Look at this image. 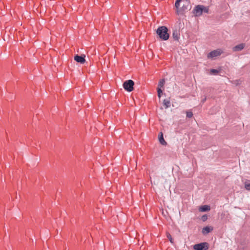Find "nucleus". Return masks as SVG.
<instances>
[{
	"instance_id": "obj_3",
	"label": "nucleus",
	"mask_w": 250,
	"mask_h": 250,
	"mask_svg": "<svg viewBox=\"0 0 250 250\" xmlns=\"http://www.w3.org/2000/svg\"><path fill=\"white\" fill-rule=\"evenodd\" d=\"M195 250H207L208 249V244L207 242L195 244L193 246Z\"/></svg>"
},
{
	"instance_id": "obj_4",
	"label": "nucleus",
	"mask_w": 250,
	"mask_h": 250,
	"mask_svg": "<svg viewBox=\"0 0 250 250\" xmlns=\"http://www.w3.org/2000/svg\"><path fill=\"white\" fill-rule=\"evenodd\" d=\"M203 9H202V5H198L196 6L193 10V13L196 17L201 16L203 14Z\"/></svg>"
},
{
	"instance_id": "obj_12",
	"label": "nucleus",
	"mask_w": 250,
	"mask_h": 250,
	"mask_svg": "<svg viewBox=\"0 0 250 250\" xmlns=\"http://www.w3.org/2000/svg\"><path fill=\"white\" fill-rule=\"evenodd\" d=\"M163 104L166 108H167L168 107H170V101L169 98L164 100Z\"/></svg>"
},
{
	"instance_id": "obj_20",
	"label": "nucleus",
	"mask_w": 250,
	"mask_h": 250,
	"mask_svg": "<svg viewBox=\"0 0 250 250\" xmlns=\"http://www.w3.org/2000/svg\"><path fill=\"white\" fill-rule=\"evenodd\" d=\"M208 219V216L207 215L205 214L203 215L201 217V219L203 222L206 221Z\"/></svg>"
},
{
	"instance_id": "obj_18",
	"label": "nucleus",
	"mask_w": 250,
	"mask_h": 250,
	"mask_svg": "<svg viewBox=\"0 0 250 250\" xmlns=\"http://www.w3.org/2000/svg\"><path fill=\"white\" fill-rule=\"evenodd\" d=\"M186 114L187 117L188 118H190L193 116V113L191 111H187Z\"/></svg>"
},
{
	"instance_id": "obj_22",
	"label": "nucleus",
	"mask_w": 250,
	"mask_h": 250,
	"mask_svg": "<svg viewBox=\"0 0 250 250\" xmlns=\"http://www.w3.org/2000/svg\"><path fill=\"white\" fill-rule=\"evenodd\" d=\"M207 100V98L205 97L202 100V102L204 103Z\"/></svg>"
},
{
	"instance_id": "obj_7",
	"label": "nucleus",
	"mask_w": 250,
	"mask_h": 250,
	"mask_svg": "<svg viewBox=\"0 0 250 250\" xmlns=\"http://www.w3.org/2000/svg\"><path fill=\"white\" fill-rule=\"evenodd\" d=\"M245 46V43H240V44L235 46L233 48V50L234 51H241L242 50H243Z\"/></svg>"
},
{
	"instance_id": "obj_6",
	"label": "nucleus",
	"mask_w": 250,
	"mask_h": 250,
	"mask_svg": "<svg viewBox=\"0 0 250 250\" xmlns=\"http://www.w3.org/2000/svg\"><path fill=\"white\" fill-rule=\"evenodd\" d=\"M85 57L84 55H82L81 56L76 55L74 56V59L77 62L83 64L85 62Z\"/></svg>"
},
{
	"instance_id": "obj_24",
	"label": "nucleus",
	"mask_w": 250,
	"mask_h": 250,
	"mask_svg": "<svg viewBox=\"0 0 250 250\" xmlns=\"http://www.w3.org/2000/svg\"><path fill=\"white\" fill-rule=\"evenodd\" d=\"M178 1H181L182 0H178Z\"/></svg>"
},
{
	"instance_id": "obj_15",
	"label": "nucleus",
	"mask_w": 250,
	"mask_h": 250,
	"mask_svg": "<svg viewBox=\"0 0 250 250\" xmlns=\"http://www.w3.org/2000/svg\"><path fill=\"white\" fill-rule=\"evenodd\" d=\"M245 188L248 190H250V181L247 180L245 182Z\"/></svg>"
},
{
	"instance_id": "obj_8",
	"label": "nucleus",
	"mask_w": 250,
	"mask_h": 250,
	"mask_svg": "<svg viewBox=\"0 0 250 250\" xmlns=\"http://www.w3.org/2000/svg\"><path fill=\"white\" fill-rule=\"evenodd\" d=\"M172 37L175 41H178L180 38V31L177 30H175L172 33Z\"/></svg>"
},
{
	"instance_id": "obj_16",
	"label": "nucleus",
	"mask_w": 250,
	"mask_h": 250,
	"mask_svg": "<svg viewBox=\"0 0 250 250\" xmlns=\"http://www.w3.org/2000/svg\"><path fill=\"white\" fill-rule=\"evenodd\" d=\"M202 9H203V13H208V12L209 9L208 7L202 5Z\"/></svg>"
},
{
	"instance_id": "obj_14",
	"label": "nucleus",
	"mask_w": 250,
	"mask_h": 250,
	"mask_svg": "<svg viewBox=\"0 0 250 250\" xmlns=\"http://www.w3.org/2000/svg\"><path fill=\"white\" fill-rule=\"evenodd\" d=\"M165 80L161 79L158 83V87H160V88H161L162 87H163V86L165 84Z\"/></svg>"
},
{
	"instance_id": "obj_2",
	"label": "nucleus",
	"mask_w": 250,
	"mask_h": 250,
	"mask_svg": "<svg viewBox=\"0 0 250 250\" xmlns=\"http://www.w3.org/2000/svg\"><path fill=\"white\" fill-rule=\"evenodd\" d=\"M134 82L131 80H128L124 82L123 87L128 92H131L133 90Z\"/></svg>"
},
{
	"instance_id": "obj_9",
	"label": "nucleus",
	"mask_w": 250,
	"mask_h": 250,
	"mask_svg": "<svg viewBox=\"0 0 250 250\" xmlns=\"http://www.w3.org/2000/svg\"><path fill=\"white\" fill-rule=\"evenodd\" d=\"M158 138H159V141L160 143L162 145H167V142L165 141V140L164 138L163 134L162 132H161L159 133Z\"/></svg>"
},
{
	"instance_id": "obj_19",
	"label": "nucleus",
	"mask_w": 250,
	"mask_h": 250,
	"mask_svg": "<svg viewBox=\"0 0 250 250\" xmlns=\"http://www.w3.org/2000/svg\"><path fill=\"white\" fill-rule=\"evenodd\" d=\"M219 72V71L217 69H211L210 70V73L212 74H214V75H216L217 74V73H218Z\"/></svg>"
},
{
	"instance_id": "obj_5",
	"label": "nucleus",
	"mask_w": 250,
	"mask_h": 250,
	"mask_svg": "<svg viewBox=\"0 0 250 250\" xmlns=\"http://www.w3.org/2000/svg\"><path fill=\"white\" fill-rule=\"evenodd\" d=\"M221 53L222 51H221V50L217 49L210 52L208 54L207 57L208 58H213L220 56L221 54Z\"/></svg>"
},
{
	"instance_id": "obj_11",
	"label": "nucleus",
	"mask_w": 250,
	"mask_h": 250,
	"mask_svg": "<svg viewBox=\"0 0 250 250\" xmlns=\"http://www.w3.org/2000/svg\"><path fill=\"white\" fill-rule=\"evenodd\" d=\"M199 209L200 211H202V212L208 211L210 210V207L209 206H208V205H204V206H201Z\"/></svg>"
},
{
	"instance_id": "obj_17",
	"label": "nucleus",
	"mask_w": 250,
	"mask_h": 250,
	"mask_svg": "<svg viewBox=\"0 0 250 250\" xmlns=\"http://www.w3.org/2000/svg\"><path fill=\"white\" fill-rule=\"evenodd\" d=\"M163 93V91L160 87H157V93H158V96L159 98L161 97V94Z\"/></svg>"
},
{
	"instance_id": "obj_1",
	"label": "nucleus",
	"mask_w": 250,
	"mask_h": 250,
	"mask_svg": "<svg viewBox=\"0 0 250 250\" xmlns=\"http://www.w3.org/2000/svg\"><path fill=\"white\" fill-rule=\"evenodd\" d=\"M157 34L162 40L164 41L168 40L169 37L168 29L166 26L159 27L157 30Z\"/></svg>"
},
{
	"instance_id": "obj_13",
	"label": "nucleus",
	"mask_w": 250,
	"mask_h": 250,
	"mask_svg": "<svg viewBox=\"0 0 250 250\" xmlns=\"http://www.w3.org/2000/svg\"><path fill=\"white\" fill-rule=\"evenodd\" d=\"M180 2L181 1H178V0H176L175 3V6L176 8L177 9V14H179L180 13V10H179V7L180 6Z\"/></svg>"
},
{
	"instance_id": "obj_21",
	"label": "nucleus",
	"mask_w": 250,
	"mask_h": 250,
	"mask_svg": "<svg viewBox=\"0 0 250 250\" xmlns=\"http://www.w3.org/2000/svg\"><path fill=\"white\" fill-rule=\"evenodd\" d=\"M167 237L168 238V239H169V241L171 243H173L172 237H171V235L169 233L167 234Z\"/></svg>"
},
{
	"instance_id": "obj_10",
	"label": "nucleus",
	"mask_w": 250,
	"mask_h": 250,
	"mask_svg": "<svg viewBox=\"0 0 250 250\" xmlns=\"http://www.w3.org/2000/svg\"><path fill=\"white\" fill-rule=\"evenodd\" d=\"M213 230V228L210 227H205L202 229V233L204 234H207Z\"/></svg>"
},
{
	"instance_id": "obj_23",
	"label": "nucleus",
	"mask_w": 250,
	"mask_h": 250,
	"mask_svg": "<svg viewBox=\"0 0 250 250\" xmlns=\"http://www.w3.org/2000/svg\"><path fill=\"white\" fill-rule=\"evenodd\" d=\"M182 9H183V10H185L186 9H187V8L185 6H183Z\"/></svg>"
}]
</instances>
